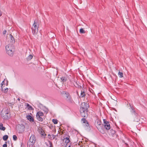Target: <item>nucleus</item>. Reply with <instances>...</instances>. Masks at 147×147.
I'll return each instance as SVG.
<instances>
[{"label": "nucleus", "mask_w": 147, "mask_h": 147, "mask_svg": "<svg viewBox=\"0 0 147 147\" xmlns=\"http://www.w3.org/2000/svg\"><path fill=\"white\" fill-rule=\"evenodd\" d=\"M53 137V138H54L55 137V136H54V135H52Z\"/></svg>", "instance_id": "obj_40"}, {"label": "nucleus", "mask_w": 147, "mask_h": 147, "mask_svg": "<svg viewBox=\"0 0 147 147\" xmlns=\"http://www.w3.org/2000/svg\"><path fill=\"white\" fill-rule=\"evenodd\" d=\"M80 32L81 33L84 34L85 33V30L83 28H81L80 30Z\"/></svg>", "instance_id": "obj_21"}, {"label": "nucleus", "mask_w": 147, "mask_h": 147, "mask_svg": "<svg viewBox=\"0 0 147 147\" xmlns=\"http://www.w3.org/2000/svg\"><path fill=\"white\" fill-rule=\"evenodd\" d=\"M89 107L88 104L85 102H83L82 103L81 105V107L88 110V108Z\"/></svg>", "instance_id": "obj_8"}, {"label": "nucleus", "mask_w": 147, "mask_h": 147, "mask_svg": "<svg viewBox=\"0 0 147 147\" xmlns=\"http://www.w3.org/2000/svg\"><path fill=\"white\" fill-rule=\"evenodd\" d=\"M27 107H28V109L30 110H32V107L28 104L27 105Z\"/></svg>", "instance_id": "obj_26"}, {"label": "nucleus", "mask_w": 147, "mask_h": 147, "mask_svg": "<svg viewBox=\"0 0 147 147\" xmlns=\"http://www.w3.org/2000/svg\"><path fill=\"white\" fill-rule=\"evenodd\" d=\"M71 144L70 143L69 144H66V147H71Z\"/></svg>", "instance_id": "obj_31"}, {"label": "nucleus", "mask_w": 147, "mask_h": 147, "mask_svg": "<svg viewBox=\"0 0 147 147\" xmlns=\"http://www.w3.org/2000/svg\"><path fill=\"white\" fill-rule=\"evenodd\" d=\"M38 130L39 133L41 135L43 136H45L46 135V134L44 132V131L40 127H39L38 128Z\"/></svg>", "instance_id": "obj_9"}, {"label": "nucleus", "mask_w": 147, "mask_h": 147, "mask_svg": "<svg viewBox=\"0 0 147 147\" xmlns=\"http://www.w3.org/2000/svg\"><path fill=\"white\" fill-rule=\"evenodd\" d=\"M10 36V42H11L12 43H13L15 42V40L14 39V38L13 37V36L11 34H10L9 35Z\"/></svg>", "instance_id": "obj_15"}, {"label": "nucleus", "mask_w": 147, "mask_h": 147, "mask_svg": "<svg viewBox=\"0 0 147 147\" xmlns=\"http://www.w3.org/2000/svg\"><path fill=\"white\" fill-rule=\"evenodd\" d=\"M81 121L84 123H86V125L87 127L89 126V123L85 118H82L81 119Z\"/></svg>", "instance_id": "obj_13"}, {"label": "nucleus", "mask_w": 147, "mask_h": 147, "mask_svg": "<svg viewBox=\"0 0 147 147\" xmlns=\"http://www.w3.org/2000/svg\"><path fill=\"white\" fill-rule=\"evenodd\" d=\"M130 105V112L132 114V117L134 121L138 122L140 120V116L138 115V113H136L134 107Z\"/></svg>", "instance_id": "obj_1"}, {"label": "nucleus", "mask_w": 147, "mask_h": 147, "mask_svg": "<svg viewBox=\"0 0 147 147\" xmlns=\"http://www.w3.org/2000/svg\"><path fill=\"white\" fill-rule=\"evenodd\" d=\"M8 136L7 135H5L3 137V139L4 141L6 140L8 138Z\"/></svg>", "instance_id": "obj_20"}, {"label": "nucleus", "mask_w": 147, "mask_h": 147, "mask_svg": "<svg viewBox=\"0 0 147 147\" xmlns=\"http://www.w3.org/2000/svg\"><path fill=\"white\" fill-rule=\"evenodd\" d=\"M8 90V89L7 88H6L4 90V92L5 93H7Z\"/></svg>", "instance_id": "obj_28"}, {"label": "nucleus", "mask_w": 147, "mask_h": 147, "mask_svg": "<svg viewBox=\"0 0 147 147\" xmlns=\"http://www.w3.org/2000/svg\"><path fill=\"white\" fill-rule=\"evenodd\" d=\"M26 117L27 119L30 121H34V119L30 115H28Z\"/></svg>", "instance_id": "obj_16"}, {"label": "nucleus", "mask_w": 147, "mask_h": 147, "mask_svg": "<svg viewBox=\"0 0 147 147\" xmlns=\"http://www.w3.org/2000/svg\"><path fill=\"white\" fill-rule=\"evenodd\" d=\"M2 15V12L0 11V16H1Z\"/></svg>", "instance_id": "obj_38"}, {"label": "nucleus", "mask_w": 147, "mask_h": 147, "mask_svg": "<svg viewBox=\"0 0 147 147\" xmlns=\"http://www.w3.org/2000/svg\"><path fill=\"white\" fill-rule=\"evenodd\" d=\"M118 75L120 78H122L123 77V74L122 72H121L119 71L118 73Z\"/></svg>", "instance_id": "obj_22"}, {"label": "nucleus", "mask_w": 147, "mask_h": 147, "mask_svg": "<svg viewBox=\"0 0 147 147\" xmlns=\"http://www.w3.org/2000/svg\"><path fill=\"white\" fill-rule=\"evenodd\" d=\"M37 119L40 121H43V118L41 117L42 116H36Z\"/></svg>", "instance_id": "obj_19"}, {"label": "nucleus", "mask_w": 147, "mask_h": 147, "mask_svg": "<svg viewBox=\"0 0 147 147\" xmlns=\"http://www.w3.org/2000/svg\"><path fill=\"white\" fill-rule=\"evenodd\" d=\"M52 121L55 124H57L58 123V121L56 119H53Z\"/></svg>", "instance_id": "obj_24"}, {"label": "nucleus", "mask_w": 147, "mask_h": 147, "mask_svg": "<svg viewBox=\"0 0 147 147\" xmlns=\"http://www.w3.org/2000/svg\"><path fill=\"white\" fill-rule=\"evenodd\" d=\"M63 141L65 142V143L66 144H70V140L68 138H64L63 139Z\"/></svg>", "instance_id": "obj_14"}, {"label": "nucleus", "mask_w": 147, "mask_h": 147, "mask_svg": "<svg viewBox=\"0 0 147 147\" xmlns=\"http://www.w3.org/2000/svg\"><path fill=\"white\" fill-rule=\"evenodd\" d=\"M80 111L82 117H87L88 115V110L80 107Z\"/></svg>", "instance_id": "obj_6"}, {"label": "nucleus", "mask_w": 147, "mask_h": 147, "mask_svg": "<svg viewBox=\"0 0 147 147\" xmlns=\"http://www.w3.org/2000/svg\"><path fill=\"white\" fill-rule=\"evenodd\" d=\"M0 129L3 131H4L5 129V127L3 126V124L2 123H0Z\"/></svg>", "instance_id": "obj_18"}, {"label": "nucleus", "mask_w": 147, "mask_h": 147, "mask_svg": "<svg viewBox=\"0 0 147 147\" xmlns=\"http://www.w3.org/2000/svg\"><path fill=\"white\" fill-rule=\"evenodd\" d=\"M68 92H67L66 91H63L62 92V94H63L64 95H65L66 94H67V93H68Z\"/></svg>", "instance_id": "obj_30"}, {"label": "nucleus", "mask_w": 147, "mask_h": 147, "mask_svg": "<svg viewBox=\"0 0 147 147\" xmlns=\"http://www.w3.org/2000/svg\"><path fill=\"white\" fill-rule=\"evenodd\" d=\"M61 80L63 82L66 81V78L65 77H63L61 78Z\"/></svg>", "instance_id": "obj_23"}, {"label": "nucleus", "mask_w": 147, "mask_h": 147, "mask_svg": "<svg viewBox=\"0 0 147 147\" xmlns=\"http://www.w3.org/2000/svg\"><path fill=\"white\" fill-rule=\"evenodd\" d=\"M111 131H112V133L113 134H114L115 133V131L114 130H112Z\"/></svg>", "instance_id": "obj_35"}, {"label": "nucleus", "mask_w": 147, "mask_h": 147, "mask_svg": "<svg viewBox=\"0 0 147 147\" xmlns=\"http://www.w3.org/2000/svg\"><path fill=\"white\" fill-rule=\"evenodd\" d=\"M38 26H37L36 24L35 21H34L32 28V33L34 35L36 36V35L38 31Z\"/></svg>", "instance_id": "obj_5"}, {"label": "nucleus", "mask_w": 147, "mask_h": 147, "mask_svg": "<svg viewBox=\"0 0 147 147\" xmlns=\"http://www.w3.org/2000/svg\"><path fill=\"white\" fill-rule=\"evenodd\" d=\"M6 32H7L6 30H5L3 32V34H6Z\"/></svg>", "instance_id": "obj_36"}, {"label": "nucleus", "mask_w": 147, "mask_h": 147, "mask_svg": "<svg viewBox=\"0 0 147 147\" xmlns=\"http://www.w3.org/2000/svg\"><path fill=\"white\" fill-rule=\"evenodd\" d=\"M97 125H100V122H98L97 123Z\"/></svg>", "instance_id": "obj_37"}, {"label": "nucleus", "mask_w": 147, "mask_h": 147, "mask_svg": "<svg viewBox=\"0 0 147 147\" xmlns=\"http://www.w3.org/2000/svg\"><path fill=\"white\" fill-rule=\"evenodd\" d=\"M13 140H16L17 139V138L15 135H14L13 136Z\"/></svg>", "instance_id": "obj_27"}, {"label": "nucleus", "mask_w": 147, "mask_h": 147, "mask_svg": "<svg viewBox=\"0 0 147 147\" xmlns=\"http://www.w3.org/2000/svg\"><path fill=\"white\" fill-rule=\"evenodd\" d=\"M5 49L7 53L10 56L13 55L14 49L13 46L11 44H8L5 46Z\"/></svg>", "instance_id": "obj_2"}, {"label": "nucleus", "mask_w": 147, "mask_h": 147, "mask_svg": "<svg viewBox=\"0 0 147 147\" xmlns=\"http://www.w3.org/2000/svg\"><path fill=\"white\" fill-rule=\"evenodd\" d=\"M104 127L107 130L109 129L110 128V126L109 122H108L105 121Z\"/></svg>", "instance_id": "obj_11"}, {"label": "nucleus", "mask_w": 147, "mask_h": 147, "mask_svg": "<svg viewBox=\"0 0 147 147\" xmlns=\"http://www.w3.org/2000/svg\"><path fill=\"white\" fill-rule=\"evenodd\" d=\"M77 92V93L78 94V92Z\"/></svg>", "instance_id": "obj_42"}, {"label": "nucleus", "mask_w": 147, "mask_h": 147, "mask_svg": "<svg viewBox=\"0 0 147 147\" xmlns=\"http://www.w3.org/2000/svg\"><path fill=\"white\" fill-rule=\"evenodd\" d=\"M36 141V138L34 135H32L30 137L27 143V145L29 147H32Z\"/></svg>", "instance_id": "obj_4"}, {"label": "nucleus", "mask_w": 147, "mask_h": 147, "mask_svg": "<svg viewBox=\"0 0 147 147\" xmlns=\"http://www.w3.org/2000/svg\"><path fill=\"white\" fill-rule=\"evenodd\" d=\"M43 113L41 111L38 112L36 114V116H42L43 115Z\"/></svg>", "instance_id": "obj_17"}, {"label": "nucleus", "mask_w": 147, "mask_h": 147, "mask_svg": "<svg viewBox=\"0 0 147 147\" xmlns=\"http://www.w3.org/2000/svg\"><path fill=\"white\" fill-rule=\"evenodd\" d=\"M18 127L20 131H22L24 130L25 126L23 124H21L18 125Z\"/></svg>", "instance_id": "obj_10"}, {"label": "nucleus", "mask_w": 147, "mask_h": 147, "mask_svg": "<svg viewBox=\"0 0 147 147\" xmlns=\"http://www.w3.org/2000/svg\"><path fill=\"white\" fill-rule=\"evenodd\" d=\"M4 81H3L1 84V87H2V86L4 85Z\"/></svg>", "instance_id": "obj_33"}, {"label": "nucleus", "mask_w": 147, "mask_h": 147, "mask_svg": "<svg viewBox=\"0 0 147 147\" xmlns=\"http://www.w3.org/2000/svg\"><path fill=\"white\" fill-rule=\"evenodd\" d=\"M65 97L66 98L67 100L69 101L70 102H73L71 97L69 93H67V94L65 95Z\"/></svg>", "instance_id": "obj_7"}, {"label": "nucleus", "mask_w": 147, "mask_h": 147, "mask_svg": "<svg viewBox=\"0 0 147 147\" xmlns=\"http://www.w3.org/2000/svg\"><path fill=\"white\" fill-rule=\"evenodd\" d=\"M86 96V92L84 90H81V93L80 95L79 96L80 98L84 97Z\"/></svg>", "instance_id": "obj_12"}, {"label": "nucleus", "mask_w": 147, "mask_h": 147, "mask_svg": "<svg viewBox=\"0 0 147 147\" xmlns=\"http://www.w3.org/2000/svg\"><path fill=\"white\" fill-rule=\"evenodd\" d=\"M1 89L2 91L4 92V90L3 89V88H2V87H1Z\"/></svg>", "instance_id": "obj_39"}, {"label": "nucleus", "mask_w": 147, "mask_h": 147, "mask_svg": "<svg viewBox=\"0 0 147 147\" xmlns=\"http://www.w3.org/2000/svg\"><path fill=\"white\" fill-rule=\"evenodd\" d=\"M9 110L7 108H4L1 112V116L4 119H8Z\"/></svg>", "instance_id": "obj_3"}, {"label": "nucleus", "mask_w": 147, "mask_h": 147, "mask_svg": "<svg viewBox=\"0 0 147 147\" xmlns=\"http://www.w3.org/2000/svg\"><path fill=\"white\" fill-rule=\"evenodd\" d=\"M48 144L49 145V147H53L52 143L50 141L48 142Z\"/></svg>", "instance_id": "obj_29"}, {"label": "nucleus", "mask_w": 147, "mask_h": 147, "mask_svg": "<svg viewBox=\"0 0 147 147\" xmlns=\"http://www.w3.org/2000/svg\"><path fill=\"white\" fill-rule=\"evenodd\" d=\"M6 143L4 144H3V147H7V144H6L7 143L6 142Z\"/></svg>", "instance_id": "obj_34"}, {"label": "nucleus", "mask_w": 147, "mask_h": 147, "mask_svg": "<svg viewBox=\"0 0 147 147\" xmlns=\"http://www.w3.org/2000/svg\"><path fill=\"white\" fill-rule=\"evenodd\" d=\"M33 57V56L32 55H30L28 56V57L27 58L28 60H31V59H32Z\"/></svg>", "instance_id": "obj_25"}, {"label": "nucleus", "mask_w": 147, "mask_h": 147, "mask_svg": "<svg viewBox=\"0 0 147 147\" xmlns=\"http://www.w3.org/2000/svg\"><path fill=\"white\" fill-rule=\"evenodd\" d=\"M12 104L11 103H8V105L9 106H10V107H12Z\"/></svg>", "instance_id": "obj_32"}, {"label": "nucleus", "mask_w": 147, "mask_h": 147, "mask_svg": "<svg viewBox=\"0 0 147 147\" xmlns=\"http://www.w3.org/2000/svg\"><path fill=\"white\" fill-rule=\"evenodd\" d=\"M18 100L19 101H20V99L19 98H18Z\"/></svg>", "instance_id": "obj_41"}]
</instances>
